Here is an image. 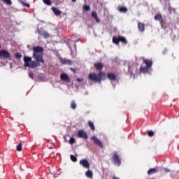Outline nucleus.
<instances>
[{"mask_svg": "<svg viewBox=\"0 0 179 179\" xmlns=\"http://www.w3.org/2000/svg\"><path fill=\"white\" fill-rule=\"evenodd\" d=\"M33 55L32 58L36 61H32L31 57H29L27 56H24V66L25 68H37V66H40L41 64H44V59L43 56L44 55L43 51L44 49L41 46H36L33 48Z\"/></svg>", "mask_w": 179, "mask_h": 179, "instance_id": "nucleus-1", "label": "nucleus"}, {"mask_svg": "<svg viewBox=\"0 0 179 179\" xmlns=\"http://www.w3.org/2000/svg\"><path fill=\"white\" fill-rule=\"evenodd\" d=\"M94 66L96 71H99V73L96 74L94 73H90V80L94 82V83H101V80H106L107 76L106 72L101 71V69L104 67V64L101 62H97L94 64Z\"/></svg>", "mask_w": 179, "mask_h": 179, "instance_id": "nucleus-2", "label": "nucleus"}, {"mask_svg": "<svg viewBox=\"0 0 179 179\" xmlns=\"http://www.w3.org/2000/svg\"><path fill=\"white\" fill-rule=\"evenodd\" d=\"M143 64H145V66L140 67V72L142 73H148L150 69H152V66H153V61L152 59H144L143 61Z\"/></svg>", "mask_w": 179, "mask_h": 179, "instance_id": "nucleus-3", "label": "nucleus"}, {"mask_svg": "<svg viewBox=\"0 0 179 179\" xmlns=\"http://www.w3.org/2000/svg\"><path fill=\"white\" fill-rule=\"evenodd\" d=\"M80 164L83 167L84 169H87V171L85 173L86 177L88 178H90V164L89 163V161L85 159H83L80 161Z\"/></svg>", "mask_w": 179, "mask_h": 179, "instance_id": "nucleus-4", "label": "nucleus"}, {"mask_svg": "<svg viewBox=\"0 0 179 179\" xmlns=\"http://www.w3.org/2000/svg\"><path fill=\"white\" fill-rule=\"evenodd\" d=\"M0 58L1 59H9L10 58V53L5 50H0Z\"/></svg>", "mask_w": 179, "mask_h": 179, "instance_id": "nucleus-5", "label": "nucleus"}, {"mask_svg": "<svg viewBox=\"0 0 179 179\" xmlns=\"http://www.w3.org/2000/svg\"><path fill=\"white\" fill-rule=\"evenodd\" d=\"M91 139L93 141V142L95 143V145H97V146H99V148H101V149H103V143L101 142V141H100V139H99L95 136H92L91 137Z\"/></svg>", "mask_w": 179, "mask_h": 179, "instance_id": "nucleus-6", "label": "nucleus"}, {"mask_svg": "<svg viewBox=\"0 0 179 179\" xmlns=\"http://www.w3.org/2000/svg\"><path fill=\"white\" fill-rule=\"evenodd\" d=\"M60 79L63 82H66V83H71V78L66 73H62L60 75Z\"/></svg>", "mask_w": 179, "mask_h": 179, "instance_id": "nucleus-7", "label": "nucleus"}, {"mask_svg": "<svg viewBox=\"0 0 179 179\" xmlns=\"http://www.w3.org/2000/svg\"><path fill=\"white\" fill-rule=\"evenodd\" d=\"M113 160L116 166H121V159H120L118 155L115 153L113 156Z\"/></svg>", "mask_w": 179, "mask_h": 179, "instance_id": "nucleus-8", "label": "nucleus"}, {"mask_svg": "<svg viewBox=\"0 0 179 179\" xmlns=\"http://www.w3.org/2000/svg\"><path fill=\"white\" fill-rule=\"evenodd\" d=\"M38 33L40 36H43L44 38H48L50 34L44 31L43 29H38Z\"/></svg>", "mask_w": 179, "mask_h": 179, "instance_id": "nucleus-9", "label": "nucleus"}, {"mask_svg": "<svg viewBox=\"0 0 179 179\" xmlns=\"http://www.w3.org/2000/svg\"><path fill=\"white\" fill-rule=\"evenodd\" d=\"M78 138H83V139H87V134L83 130H80L78 131Z\"/></svg>", "mask_w": 179, "mask_h": 179, "instance_id": "nucleus-10", "label": "nucleus"}, {"mask_svg": "<svg viewBox=\"0 0 179 179\" xmlns=\"http://www.w3.org/2000/svg\"><path fill=\"white\" fill-rule=\"evenodd\" d=\"M60 62L62 64V65H72L73 64L72 60L66 59H60Z\"/></svg>", "mask_w": 179, "mask_h": 179, "instance_id": "nucleus-11", "label": "nucleus"}, {"mask_svg": "<svg viewBox=\"0 0 179 179\" xmlns=\"http://www.w3.org/2000/svg\"><path fill=\"white\" fill-rule=\"evenodd\" d=\"M154 19L159 22L160 24H163V16H162V14L155 15Z\"/></svg>", "mask_w": 179, "mask_h": 179, "instance_id": "nucleus-12", "label": "nucleus"}, {"mask_svg": "<svg viewBox=\"0 0 179 179\" xmlns=\"http://www.w3.org/2000/svg\"><path fill=\"white\" fill-rule=\"evenodd\" d=\"M107 78L108 79H109V80H113V82H115V80H117V76H115V74L113 73H108L107 74Z\"/></svg>", "mask_w": 179, "mask_h": 179, "instance_id": "nucleus-13", "label": "nucleus"}, {"mask_svg": "<svg viewBox=\"0 0 179 179\" xmlns=\"http://www.w3.org/2000/svg\"><path fill=\"white\" fill-rule=\"evenodd\" d=\"M91 16H92V17L93 19L95 20V22H96V23H100V18H99V15H97V13H96V12H92V13H91Z\"/></svg>", "mask_w": 179, "mask_h": 179, "instance_id": "nucleus-14", "label": "nucleus"}, {"mask_svg": "<svg viewBox=\"0 0 179 179\" xmlns=\"http://www.w3.org/2000/svg\"><path fill=\"white\" fill-rule=\"evenodd\" d=\"M138 31L143 33V31H145V23L138 22Z\"/></svg>", "mask_w": 179, "mask_h": 179, "instance_id": "nucleus-15", "label": "nucleus"}, {"mask_svg": "<svg viewBox=\"0 0 179 179\" xmlns=\"http://www.w3.org/2000/svg\"><path fill=\"white\" fill-rule=\"evenodd\" d=\"M52 10L55 13V16H59L61 15V10L57 8L56 7H52Z\"/></svg>", "mask_w": 179, "mask_h": 179, "instance_id": "nucleus-16", "label": "nucleus"}, {"mask_svg": "<svg viewBox=\"0 0 179 179\" xmlns=\"http://www.w3.org/2000/svg\"><path fill=\"white\" fill-rule=\"evenodd\" d=\"M117 10L120 13H127L128 12V8L125 6L117 7Z\"/></svg>", "mask_w": 179, "mask_h": 179, "instance_id": "nucleus-17", "label": "nucleus"}, {"mask_svg": "<svg viewBox=\"0 0 179 179\" xmlns=\"http://www.w3.org/2000/svg\"><path fill=\"white\" fill-rule=\"evenodd\" d=\"M157 171H159V170H157V169L152 168L148 171V176H150L151 174H156V173H157Z\"/></svg>", "mask_w": 179, "mask_h": 179, "instance_id": "nucleus-18", "label": "nucleus"}, {"mask_svg": "<svg viewBox=\"0 0 179 179\" xmlns=\"http://www.w3.org/2000/svg\"><path fill=\"white\" fill-rule=\"evenodd\" d=\"M122 43L123 44H128V41L127 40V38L124 36H119V42Z\"/></svg>", "mask_w": 179, "mask_h": 179, "instance_id": "nucleus-19", "label": "nucleus"}, {"mask_svg": "<svg viewBox=\"0 0 179 179\" xmlns=\"http://www.w3.org/2000/svg\"><path fill=\"white\" fill-rule=\"evenodd\" d=\"M19 3L22 5V6H24L25 8H30V4L28 3H24L23 0H19Z\"/></svg>", "mask_w": 179, "mask_h": 179, "instance_id": "nucleus-20", "label": "nucleus"}, {"mask_svg": "<svg viewBox=\"0 0 179 179\" xmlns=\"http://www.w3.org/2000/svg\"><path fill=\"white\" fill-rule=\"evenodd\" d=\"M113 43H114V44H116L117 45H118V44H120V36H118V38L114 36L113 38Z\"/></svg>", "mask_w": 179, "mask_h": 179, "instance_id": "nucleus-21", "label": "nucleus"}, {"mask_svg": "<svg viewBox=\"0 0 179 179\" xmlns=\"http://www.w3.org/2000/svg\"><path fill=\"white\" fill-rule=\"evenodd\" d=\"M71 108H72V110H76V101H75V100L71 101Z\"/></svg>", "mask_w": 179, "mask_h": 179, "instance_id": "nucleus-22", "label": "nucleus"}, {"mask_svg": "<svg viewBox=\"0 0 179 179\" xmlns=\"http://www.w3.org/2000/svg\"><path fill=\"white\" fill-rule=\"evenodd\" d=\"M43 2L48 6H51V5H52V1H51V0H43Z\"/></svg>", "mask_w": 179, "mask_h": 179, "instance_id": "nucleus-23", "label": "nucleus"}, {"mask_svg": "<svg viewBox=\"0 0 179 179\" xmlns=\"http://www.w3.org/2000/svg\"><path fill=\"white\" fill-rule=\"evenodd\" d=\"M3 3H6V5H12V1L10 0H1Z\"/></svg>", "mask_w": 179, "mask_h": 179, "instance_id": "nucleus-24", "label": "nucleus"}, {"mask_svg": "<svg viewBox=\"0 0 179 179\" xmlns=\"http://www.w3.org/2000/svg\"><path fill=\"white\" fill-rule=\"evenodd\" d=\"M83 9L84 12H89V10H90V6H84Z\"/></svg>", "mask_w": 179, "mask_h": 179, "instance_id": "nucleus-25", "label": "nucleus"}, {"mask_svg": "<svg viewBox=\"0 0 179 179\" xmlns=\"http://www.w3.org/2000/svg\"><path fill=\"white\" fill-rule=\"evenodd\" d=\"M70 159L72 160V162H78V158L75 155H70Z\"/></svg>", "mask_w": 179, "mask_h": 179, "instance_id": "nucleus-26", "label": "nucleus"}, {"mask_svg": "<svg viewBox=\"0 0 179 179\" xmlns=\"http://www.w3.org/2000/svg\"><path fill=\"white\" fill-rule=\"evenodd\" d=\"M148 136H150V138H152V136H155V131L152 130H150L148 133Z\"/></svg>", "mask_w": 179, "mask_h": 179, "instance_id": "nucleus-27", "label": "nucleus"}, {"mask_svg": "<svg viewBox=\"0 0 179 179\" xmlns=\"http://www.w3.org/2000/svg\"><path fill=\"white\" fill-rule=\"evenodd\" d=\"M22 143H20L19 145H17V152H22Z\"/></svg>", "mask_w": 179, "mask_h": 179, "instance_id": "nucleus-28", "label": "nucleus"}, {"mask_svg": "<svg viewBox=\"0 0 179 179\" xmlns=\"http://www.w3.org/2000/svg\"><path fill=\"white\" fill-rule=\"evenodd\" d=\"M15 58H17L18 59H20V58H22V54L17 52L15 54Z\"/></svg>", "mask_w": 179, "mask_h": 179, "instance_id": "nucleus-29", "label": "nucleus"}, {"mask_svg": "<svg viewBox=\"0 0 179 179\" xmlns=\"http://www.w3.org/2000/svg\"><path fill=\"white\" fill-rule=\"evenodd\" d=\"M90 128L92 131H96V127H94V124L93 122H90Z\"/></svg>", "mask_w": 179, "mask_h": 179, "instance_id": "nucleus-30", "label": "nucleus"}, {"mask_svg": "<svg viewBox=\"0 0 179 179\" xmlns=\"http://www.w3.org/2000/svg\"><path fill=\"white\" fill-rule=\"evenodd\" d=\"M69 143H70V145H73V143H75V138H71L69 140Z\"/></svg>", "mask_w": 179, "mask_h": 179, "instance_id": "nucleus-31", "label": "nucleus"}, {"mask_svg": "<svg viewBox=\"0 0 179 179\" xmlns=\"http://www.w3.org/2000/svg\"><path fill=\"white\" fill-rule=\"evenodd\" d=\"M29 78H31V79H34V74L33 73V72H29Z\"/></svg>", "mask_w": 179, "mask_h": 179, "instance_id": "nucleus-32", "label": "nucleus"}, {"mask_svg": "<svg viewBox=\"0 0 179 179\" xmlns=\"http://www.w3.org/2000/svg\"><path fill=\"white\" fill-rule=\"evenodd\" d=\"M70 70L73 72V73H76V69H73V68H70Z\"/></svg>", "mask_w": 179, "mask_h": 179, "instance_id": "nucleus-33", "label": "nucleus"}, {"mask_svg": "<svg viewBox=\"0 0 179 179\" xmlns=\"http://www.w3.org/2000/svg\"><path fill=\"white\" fill-rule=\"evenodd\" d=\"M77 82H83V78H77Z\"/></svg>", "mask_w": 179, "mask_h": 179, "instance_id": "nucleus-34", "label": "nucleus"}, {"mask_svg": "<svg viewBox=\"0 0 179 179\" xmlns=\"http://www.w3.org/2000/svg\"><path fill=\"white\" fill-rule=\"evenodd\" d=\"M165 171H166V173H169L170 170L167 169H165Z\"/></svg>", "mask_w": 179, "mask_h": 179, "instance_id": "nucleus-35", "label": "nucleus"}, {"mask_svg": "<svg viewBox=\"0 0 179 179\" xmlns=\"http://www.w3.org/2000/svg\"><path fill=\"white\" fill-rule=\"evenodd\" d=\"M92 176H93V172L90 171V178H92Z\"/></svg>", "mask_w": 179, "mask_h": 179, "instance_id": "nucleus-36", "label": "nucleus"}, {"mask_svg": "<svg viewBox=\"0 0 179 179\" xmlns=\"http://www.w3.org/2000/svg\"><path fill=\"white\" fill-rule=\"evenodd\" d=\"M113 179H120V178L114 177Z\"/></svg>", "mask_w": 179, "mask_h": 179, "instance_id": "nucleus-37", "label": "nucleus"}, {"mask_svg": "<svg viewBox=\"0 0 179 179\" xmlns=\"http://www.w3.org/2000/svg\"><path fill=\"white\" fill-rule=\"evenodd\" d=\"M72 2H76V0H71Z\"/></svg>", "mask_w": 179, "mask_h": 179, "instance_id": "nucleus-38", "label": "nucleus"}, {"mask_svg": "<svg viewBox=\"0 0 179 179\" xmlns=\"http://www.w3.org/2000/svg\"><path fill=\"white\" fill-rule=\"evenodd\" d=\"M88 125L90 126V121H88Z\"/></svg>", "mask_w": 179, "mask_h": 179, "instance_id": "nucleus-39", "label": "nucleus"}, {"mask_svg": "<svg viewBox=\"0 0 179 179\" xmlns=\"http://www.w3.org/2000/svg\"><path fill=\"white\" fill-rule=\"evenodd\" d=\"M88 78H89V79H90V74L88 75Z\"/></svg>", "mask_w": 179, "mask_h": 179, "instance_id": "nucleus-40", "label": "nucleus"}, {"mask_svg": "<svg viewBox=\"0 0 179 179\" xmlns=\"http://www.w3.org/2000/svg\"><path fill=\"white\" fill-rule=\"evenodd\" d=\"M170 9H171V8L169 7V10H170Z\"/></svg>", "mask_w": 179, "mask_h": 179, "instance_id": "nucleus-41", "label": "nucleus"}, {"mask_svg": "<svg viewBox=\"0 0 179 179\" xmlns=\"http://www.w3.org/2000/svg\"><path fill=\"white\" fill-rule=\"evenodd\" d=\"M0 48H1V44H0Z\"/></svg>", "mask_w": 179, "mask_h": 179, "instance_id": "nucleus-42", "label": "nucleus"}]
</instances>
